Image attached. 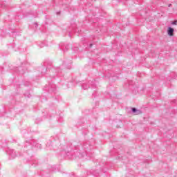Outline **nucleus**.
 I'll return each mask as SVG.
<instances>
[{"label":"nucleus","instance_id":"obj_2","mask_svg":"<svg viewBox=\"0 0 177 177\" xmlns=\"http://www.w3.org/2000/svg\"><path fill=\"white\" fill-rule=\"evenodd\" d=\"M32 147H37V149H42V145L35 140H26L24 145V151H27L28 150L32 149Z\"/></svg>","mask_w":177,"mask_h":177},{"label":"nucleus","instance_id":"obj_24","mask_svg":"<svg viewBox=\"0 0 177 177\" xmlns=\"http://www.w3.org/2000/svg\"><path fill=\"white\" fill-rule=\"evenodd\" d=\"M68 36H69L70 37H71V32H69Z\"/></svg>","mask_w":177,"mask_h":177},{"label":"nucleus","instance_id":"obj_12","mask_svg":"<svg viewBox=\"0 0 177 177\" xmlns=\"http://www.w3.org/2000/svg\"><path fill=\"white\" fill-rule=\"evenodd\" d=\"M131 113H133V114H135V115H139V114H142V111L133 107L131 108Z\"/></svg>","mask_w":177,"mask_h":177},{"label":"nucleus","instance_id":"obj_10","mask_svg":"<svg viewBox=\"0 0 177 177\" xmlns=\"http://www.w3.org/2000/svg\"><path fill=\"white\" fill-rule=\"evenodd\" d=\"M71 61H64L62 63V68H67L68 70H71Z\"/></svg>","mask_w":177,"mask_h":177},{"label":"nucleus","instance_id":"obj_15","mask_svg":"<svg viewBox=\"0 0 177 177\" xmlns=\"http://www.w3.org/2000/svg\"><path fill=\"white\" fill-rule=\"evenodd\" d=\"M91 174H93L94 176H97V174H99V170H92Z\"/></svg>","mask_w":177,"mask_h":177},{"label":"nucleus","instance_id":"obj_27","mask_svg":"<svg viewBox=\"0 0 177 177\" xmlns=\"http://www.w3.org/2000/svg\"><path fill=\"white\" fill-rule=\"evenodd\" d=\"M169 8H171V6H172V4H169Z\"/></svg>","mask_w":177,"mask_h":177},{"label":"nucleus","instance_id":"obj_19","mask_svg":"<svg viewBox=\"0 0 177 177\" xmlns=\"http://www.w3.org/2000/svg\"><path fill=\"white\" fill-rule=\"evenodd\" d=\"M37 163H38V160H35V162H33V164H32V165L35 167V165H34V164H37Z\"/></svg>","mask_w":177,"mask_h":177},{"label":"nucleus","instance_id":"obj_18","mask_svg":"<svg viewBox=\"0 0 177 177\" xmlns=\"http://www.w3.org/2000/svg\"><path fill=\"white\" fill-rule=\"evenodd\" d=\"M171 24H172V26H176L177 21H171Z\"/></svg>","mask_w":177,"mask_h":177},{"label":"nucleus","instance_id":"obj_11","mask_svg":"<svg viewBox=\"0 0 177 177\" xmlns=\"http://www.w3.org/2000/svg\"><path fill=\"white\" fill-rule=\"evenodd\" d=\"M61 49L64 52H67L68 49H70V46H68V44L67 43H61L60 44Z\"/></svg>","mask_w":177,"mask_h":177},{"label":"nucleus","instance_id":"obj_9","mask_svg":"<svg viewBox=\"0 0 177 177\" xmlns=\"http://www.w3.org/2000/svg\"><path fill=\"white\" fill-rule=\"evenodd\" d=\"M7 153L8 154V156H10V160H13L17 156V153H16L15 151L13 149H8L7 151Z\"/></svg>","mask_w":177,"mask_h":177},{"label":"nucleus","instance_id":"obj_7","mask_svg":"<svg viewBox=\"0 0 177 177\" xmlns=\"http://www.w3.org/2000/svg\"><path fill=\"white\" fill-rule=\"evenodd\" d=\"M4 32L6 34H9L10 37H12V38H15V37L17 35V32L10 28H8V29H6L4 30Z\"/></svg>","mask_w":177,"mask_h":177},{"label":"nucleus","instance_id":"obj_22","mask_svg":"<svg viewBox=\"0 0 177 177\" xmlns=\"http://www.w3.org/2000/svg\"><path fill=\"white\" fill-rule=\"evenodd\" d=\"M92 46H93V44H90L89 48H92Z\"/></svg>","mask_w":177,"mask_h":177},{"label":"nucleus","instance_id":"obj_17","mask_svg":"<svg viewBox=\"0 0 177 177\" xmlns=\"http://www.w3.org/2000/svg\"><path fill=\"white\" fill-rule=\"evenodd\" d=\"M24 95L25 97H28V98H30V97L31 96V94H30V92H28V91L27 93H24Z\"/></svg>","mask_w":177,"mask_h":177},{"label":"nucleus","instance_id":"obj_14","mask_svg":"<svg viewBox=\"0 0 177 177\" xmlns=\"http://www.w3.org/2000/svg\"><path fill=\"white\" fill-rule=\"evenodd\" d=\"M37 46H39V48H44V46H46V44H45L44 42H38L37 43Z\"/></svg>","mask_w":177,"mask_h":177},{"label":"nucleus","instance_id":"obj_8","mask_svg":"<svg viewBox=\"0 0 177 177\" xmlns=\"http://www.w3.org/2000/svg\"><path fill=\"white\" fill-rule=\"evenodd\" d=\"M46 71H48V68L46 67V65L40 66L39 68V73H40L39 77H42V75H45L46 74Z\"/></svg>","mask_w":177,"mask_h":177},{"label":"nucleus","instance_id":"obj_5","mask_svg":"<svg viewBox=\"0 0 177 177\" xmlns=\"http://www.w3.org/2000/svg\"><path fill=\"white\" fill-rule=\"evenodd\" d=\"M82 88H83L84 91L86 89H89V88H96V80H93L92 81L88 82V83H83L82 84Z\"/></svg>","mask_w":177,"mask_h":177},{"label":"nucleus","instance_id":"obj_6","mask_svg":"<svg viewBox=\"0 0 177 177\" xmlns=\"http://www.w3.org/2000/svg\"><path fill=\"white\" fill-rule=\"evenodd\" d=\"M44 91H47L49 93H56V85L49 83L44 86Z\"/></svg>","mask_w":177,"mask_h":177},{"label":"nucleus","instance_id":"obj_16","mask_svg":"<svg viewBox=\"0 0 177 177\" xmlns=\"http://www.w3.org/2000/svg\"><path fill=\"white\" fill-rule=\"evenodd\" d=\"M21 133H22V135H27V134L30 133V131H28V130H22Z\"/></svg>","mask_w":177,"mask_h":177},{"label":"nucleus","instance_id":"obj_1","mask_svg":"<svg viewBox=\"0 0 177 177\" xmlns=\"http://www.w3.org/2000/svg\"><path fill=\"white\" fill-rule=\"evenodd\" d=\"M91 150L92 145L89 142L86 141L75 145L74 149L67 148L65 150V153L69 158H84V157L88 156V151H91Z\"/></svg>","mask_w":177,"mask_h":177},{"label":"nucleus","instance_id":"obj_31","mask_svg":"<svg viewBox=\"0 0 177 177\" xmlns=\"http://www.w3.org/2000/svg\"><path fill=\"white\" fill-rule=\"evenodd\" d=\"M53 168H56V166H53Z\"/></svg>","mask_w":177,"mask_h":177},{"label":"nucleus","instance_id":"obj_13","mask_svg":"<svg viewBox=\"0 0 177 177\" xmlns=\"http://www.w3.org/2000/svg\"><path fill=\"white\" fill-rule=\"evenodd\" d=\"M175 31V29L174 28L169 26L167 28V35L169 37H172L174 35V32Z\"/></svg>","mask_w":177,"mask_h":177},{"label":"nucleus","instance_id":"obj_3","mask_svg":"<svg viewBox=\"0 0 177 177\" xmlns=\"http://www.w3.org/2000/svg\"><path fill=\"white\" fill-rule=\"evenodd\" d=\"M49 75L50 78L52 80H55L56 77H60L62 76V68L60 67H53L49 69Z\"/></svg>","mask_w":177,"mask_h":177},{"label":"nucleus","instance_id":"obj_4","mask_svg":"<svg viewBox=\"0 0 177 177\" xmlns=\"http://www.w3.org/2000/svg\"><path fill=\"white\" fill-rule=\"evenodd\" d=\"M54 142L52 140H48L46 143V149L52 150V149H57V146H60V140H59V138H57V140H55Z\"/></svg>","mask_w":177,"mask_h":177},{"label":"nucleus","instance_id":"obj_26","mask_svg":"<svg viewBox=\"0 0 177 177\" xmlns=\"http://www.w3.org/2000/svg\"><path fill=\"white\" fill-rule=\"evenodd\" d=\"M100 172H106V171L102 169V170L100 171Z\"/></svg>","mask_w":177,"mask_h":177},{"label":"nucleus","instance_id":"obj_30","mask_svg":"<svg viewBox=\"0 0 177 177\" xmlns=\"http://www.w3.org/2000/svg\"><path fill=\"white\" fill-rule=\"evenodd\" d=\"M19 69H20V70H21V69H22V68H21V67H20V68H19Z\"/></svg>","mask_w":177,"mask_h":177},{"label":"nucleus","instance_id":"obj_23","mask_svg":"<svg viewBox=\"0 0 177 177\" xmlns=\"http://www.w3.org/2000/svg\"><path fill=\"white\" fill-rule=\"evenodd\" d=\"M172 103H176V100H173Z\"/></svg>","mask_w":177,"mask_h":177},{"label":"nucleus","instance_id":"obj_29","mask_svg":"<svg viewBox=\"0 0 177 177\" xmlns=\"http://www.w3.org/2000/svg\"><path fill=\"white\" fill-rule=\"evenodd\" d=\"M57 15H60V11L57 12Z\"/></svg>","mask_w":177,"mask_h":177},{"label":"nucleus","instance_id":"obj_25","mask_svg":"<svg viewBox=\"0 0 177 177\" xmlns=\"http://www.w3.org/2000/svg\"><path fill=\"white\" fill-rule=\"evenodd\" d=\"M25 71L20 72L21 74H24Z\"/></svg>","mask_w":177,"mask_h":177},{"label":"nucleus","instance_id":"obj_20","mask_svg":"<svg viewBox=\"0 0 177 177\" xmlns=\"http://www.w3.org/2000/svg\"><path fill=\"white\" fill-rule=\"evenodd\" d=\"M3 66H0V71H1V73H2V70H3Z\"/></svg>","mask_w":177,"mask_h":177},{"label":"nucleus","instance_id":"obj_21","mask_svg":"<svg viewBox=\"0 0 177 177\" xmlns=\"http://www.w3.org/2000/svg\"><path fill=\"white\" fill-rule=\"evenodd\" d=\"M34 24L35 25L36 27H38V23L35 22Z\"/></svg>","mask_w":177,"mask_h":177},{"label":"nucleus","instance_id":"obj_28","mask_svg":"<svg viewBox=\"0 0 177 177\" xmlns=\"http://www.w3.org/2000/svg\"><path fill=\"white\" fill-rule=\"evenodd\" d=\"M74 27H75V25H73V26H72V28L74 30Z\"/></svg>","mask_w":177,"mask_h":177}]
</instances>
